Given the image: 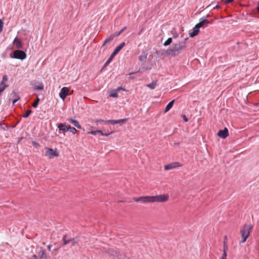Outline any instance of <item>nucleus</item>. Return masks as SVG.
<instances>
[{
	"instance_id": "1",
	"label": "nucleus",
	"mask_w": 259,
	"mask_h": 259,
	"mask_svg": "<svg viewBox=\"0 0 259 259\" xmlns=\"http://www.w3.org/2000/svg\"><path fill=\"white\" fill-rule=\"evenodd\" d=\"M168 194H160L155 196H146L139 197H135L133 199L135 202H141L143 203H162L168 201Z\"/></svg>"
},
{
	"instance_id": "2",
	"label": "nucleus",
	"mask_w": 259,
	"mask_h": 259,
	"mask_svg": "<svg viewBox=\"0 0 259 259\" xmlns=\"http://www.w3.org/2000/svg\"><path fill=\"white\" fill-rule=\"evenodd\" d=\"M186 48V45L185 42H178L174 45L172 48L168 49L166 51L167 55L172 56H178L183 50Z\"/></svg>"
},
{
	"instance_id": "3",
	"label": "nucleus",
	"mask_w": 259,
	"mask_h": 259,
	"mask_svg": "<svg viewBox=\"0 0 259 259\" xmlns=\"http://www.w3.org/2000/svg\"><path fill=\"white\" fill-rule=\"evenodd\" d=\"M252 227L250 225H245L241 228L240 233L241 235L242 240L240 242L243 243L246 241L249 236L250 233L252 230Z\"/></svg>"
},
{
	"instance_id": "4",
	"label": "nucleus",
	"mask_w": 259,
	"mask_h": 259,
	"mask_svg": "<svg viewBox=\"0 0 259 259\" xmlns=\"http://www.w3.org/2000/svg\"><path fill=\"white\" fill-rule=\"evenodd\" d=\"M125 46V43L124 42L121 43L119 45H118L112 52V53L110 56L109 58L108 59L107 61L105 62L104 64V67L107 66L112 60L113 58L116 55V54L123 48Z\"/></svg>"
},
{
	"instance_id": "5",
	"label": "nucleus",
	"mask_w": 259,
	"mask_h": 259,
	"mask_svg": "<svg viewBox=\"0 0 259 259\" xmlns=\"http://www.w3.org/2000/svg\"><path fill=\"white\" fill-rule=\"evenodd\" d=\"M13 58L15 59L24 60L26 58V53L21 50H16L13 53Z\"/></svg>"
},
{
	"instance_id": "6",
	"label": "nucleus",
	"mask_w": 259,
	"mask_h": 259,
	"mask_svg": "<svg viewBox=\"0 0 259 259\" xmlns=\"http://www.w3.org/2000/svg\"><path fill=\"white\" fill-rule=\"evenodd\" d=\"M46 155L52 159L54 157H57L59 156V153L57 152V149L54 150L51 148H46Z\"/></svg>"
},
{
	"instance_id": "7",
	"label": "nucleus",
	"mask_w": 259,
	"mask_h": 259,
	"mask_svg": "<svg viewBox=\"0 0 259 259\" xmlns=\"http://www.w3.org/2000/svg\"><path fill=\"white\" fill-rule=\"evenodd\" d=\"M181 165L179 162H172L168 164L164 165V169L166 170H168L172 169L175 168L180 167Z\"/></svg>"
},
{
	"instance_id": "8",
	"label": "nucleus",
	"mask_w": 259,
	"mask_h": 259,
	"mask_svg": "<svg viewBox=\"0 0 259 259\" xmlns=\"http://www.w3.org/2000/svg\"><path fill=\"white\" fill-rule=\"evenodd\" d=\"M69 89L67 87H63L59 93V97L62 100L65 99L68 95Z\"/></svg>"
},
{
	"instance_id": "9",
	"label": "nucleus",
	"mask_w": 259,
	"mask_h": 259,
	"mask_svg": "<svg viewBox=\"0 0 259 259\" xmlns=\"http://www.w3.org/2000/svg\"><path fill=\"white\" fill-rule=\"evenodd\" d=\"M228 135V130L227 128H225L223 130H220L218 133V136L222 139L226 138Z\"/></svg>"
},
{
	"instance_id": "10",
	"label": "nucleus",
	"mask_w": 259,
	"mask_h": 259,
	"mask_svg": "<svg viewBox=\"0 0 259 259\" xmlns=\"http://www.w3.org/2000/svg\"><path fill=\"white\" fill-rule=\"evenodd\" d=\"M127 120V118L125 119H121L118 120H107L106 121V123H111L112 124H115L117 123L123 124L125 123Z\"/></svg>"
},
{
	"instance_id": "11",
	"label": "nucleus",
	"mask_w": 259,
	"mask_h": 259,
	"mask_svg": "<svg viewBox=\"0 0 259 259\" xmlns=\"http://www.w3.org/2000/svg\"><path fill=\"white\" fill-rule=\"evenodd\" d=\"M209 23V22L205 19H201L200 22L197 23L196 26L198 27L199 29H200L201 27H203L206 26Z\"/></svg>"
},
{
	"instance_id": "12",
	"label": "nucleus",
	"mask_w": 259,
	"mask_h": 259,
	"mask_svg": "<svg viewBox=\"0 0 259 259\" xmlns=\"http://www.w3.org/2000/svg\"><path fill=\"white\" fill-rule=\"evenodd\" d=\"M13 44L15 46L16 48L18 49H20L22 48V42L19 38L16 37L13 40Z\"/></svg>"
},
{
	"instance_id": "13",
	"label": "nucleus",
	"mask_w": 259,
	"mask_h": 259,
	"mask_svg": "<svg viewBox=\"0 0 259 259\" xmlns=\"http://www.w3.org/2000/svg\"><path fill=\"white\" fill-rule=\"evenodd\" d=\"M66 236L64 235L63 238L64 245H66L67 244L69 243V242H72L73 245H74L76 243V241H75V240L74 238H70L68 240H66Z\"/></svg>"
},
{
	"instance_id": "14",
	"label": "nucleus",
	"mask_w": 259,
	"mask_h": 259,
	"mask_svg": "<svg viewBox=\"0 0 259 259\" xmlns=\"http://www.w3.org/2000/svg\"><path fill=\"white\" fill-rule=\"evenodd\" d=\"M67 120L70 123H72V124H73L75 127H76L78 129L81 128V126L80 125V124L79 123V122L77 120L73 119L72 118H68Z\"/></svg>"
},
{
	"instance_id": "15",
	"label": "nucleus",
	"mask_w": 259,
	"mask_h": 259,
	"mask_svg": "<svg viewBox=\"0 0 259 259\" xmlns=\"http://www.w3.org/2000/svg\"><path fill=\"white\" fill-rule=\"evenodd\" d=\"M58 128L60 131L63 132H67L68 131L69 126H67L65 123H60L58 125Z\"/></svg>"
},
{
	"instance_id": "16",
	"label": "nucleus",
	"mask_w": 259,
	"mask_h": 259,
	"mask_svg": "<svg viewBox=\"0 0 259 259\" xmlns=\"http://www.w3.org/2000/svg\"><path fill=\"white\" fill-rule=\"evenodd\" d=\"M199 32V29L196 25L193 28L192 31L189 32V35L190 37H193L197 35Z\"/></svg>"
},
{
	"instance_id": "17",
	"label": "nucleus",
	"mask_w": 259,
	"mask_h": 259,
	"mask_svg": "<svg viewBox=\"0 0 259 259\" xmlns=\"http://www.w3.org/2000/svg\"><path fill=\"white\" fill-rule=\"evenodd\" d=\"M115 37H116V36L114 33L109 36L104 40V42L103 44V47L106 46L108 43L112 41Z\"/></svg>"
},
{
	"instance_id": "18",
	"label": "nucleus",
	"mask_w": 259,
	"mask_h": 259,
	"mask_svg": "<svg viewBox=\"0 0 259 259\" xmlns=\"http://www.w3.org/2000/svg\"><path fill=\"white\" fill-rule=\"evenodd\" d=\"M38 254L40 259L42 258H46L47 257L45 253V250L42 247H40V251L38 252Z\"/></svg>"
},
{
	"instance_id": "19",
	"label": "nucleus",
	"mask_w": 259,
	"mask_h": 259,
	"mask_svg": "<svg viewBox=\"0 0 259 259\" xmlns=\"http://www.w3.org/2000/svg\"><path fill=\"white\" fill-rule=\"evenodd\" d=\"M175 102V100L171 101L166 106L165 109V112H167L172 107L174 103Z\"/></svg>"
},
{
	"instance_id": "20",
	"label": "nucleus",
	"mask_w": 259,
	"mask_h": 259,
	"mask_svg": "<svg viewBox=\"0 0 259 259\" xmlns=\"http://www.w3.org/2000/svg\"><path fill=\"white\" fill-rule=\"evenodd\" d=\"M157 85V81H153L151 83L147 84L146 86L150 89L153 90L155 88Z\"/></svg>"
},
{
	"instance_id": "21",
	"label": "nucleus",
	"mask_w": 259,
	"mask_h": 259,
	"mask_svg": "<svg viewBox=\"0 0 259 259\" xmlns=\"http://www.w3.org/2000/svg\"><path fill=\"white\" fill-rule=\"evenodd\" d=\"M12 95H15V96H16V98L14 99L12 102L13 104L14 105L16 102H17L19 100L20 98L18 95L17 94L16 92L14 91L12 92Z\"/></svg>"
},
{
	"instance_id": "22",
	"label": "nucleus",
	"mask_w": 259,
	"mask_h": 259,
	"mask_svg": "<svg viewBox=\"0 0 259 259\" xmlns=\"http://www.w3.org/2000/svg\"><path fill=\"white\" fill-rule=\"evenodd\" d=\"M117 90H113L111 92V93L110 94V97H114V98H117L118 97V94L117 93Z\"/></svg>"
},
{
	"instance_id": "23",
	"label": "nucleus",
	"mask_w": 259,
	"mask_h": 259,
	"mask_svg": "<svg viewBox=\"0 0 259 259\" xmlns=\"http://www.w3.org/2000/svg\"><path fill=\"white\" fill-rule=\"evenodd\" d=\"M172 42V38L171 37L168 38L166 41L163 43L164 46H167L169 45Z\"/></svg>"
},
{
	"instance_id": "24",
	"label": "nucleus",
	"mask_w": 259,
	"mask_h": 259,
	"mask_svg": "<svg viewBox=\"0 0 259 259\" xmlns=\"http://www.w3.org/2000/svg\"><path fill=\"white\" fill-rule=\"evenodd\" d=\"M68 131H70L71 133H72L73 134H75L77 133V130L74 127L69 126L68 128Z\"/></svg>"
},
{
	"instance_id": "25",
	"label": "nucleus",
	"mask_w": 259,
	"mask_h": 259,
	"mask_svg": "<svg viewBox=\"0 0 259 259\" xmlns=\"http://www.w3.org/2000/svg\"><path fill=\"white\" fill-rule=\"evenodd\" d=\"M8 76L6 75H4L2 78V80L0 83H3L4 85H7V84L5 83V82L8 81Z\"/></svg>"
},
{
	"instance_id": "26",
	"label": "nucleus",
	"mask_w": 259,
	"mask_h": 259,
	"mask_svg": "<svg viewBox=\"0 0 259 259\" xmlns=\"http://www.w3.org/2000/svg\"><path fill=\"white\" fill-rule=\"evenodd\" d=\"M139 60L142 61H144L147 58V54H144L138 57Z\"/></svg>"
},
{
	"instance_id": "27",
	"label": "nucleus",
	"mask_w": 259,
	"mask_h": 259,
	"mask_svg": "<svg viewBox=\"0 0 259 259\" xmlns=\"http://www.w3.org/2000/svg\"><path fill=\"white\" fill-rule=\"evenodd\" d=\"M35 89L37 90H41L44 89V85L42 83L39 84L38 85H35Z\"/></svg>"
},
{
	"instance_id": "28",
	"label": "nucleus",
	"mask_w": 259,
	"mask_h": 259,
	"mask_svg": "<svg viewBox=\"0 0 259 259\" xmlns=\"http://www.w3.org/2000/svg\"><path fill=\"white\" fill-rule=\"evenodd\" d=\"M39 101V99L38 98H37V99L34 101V102L32 104V106L34 108H36L38 104V102Z\"/></svg>"
},
{
	"instance_id": "29",
	"label": "nucleus",
	"mask_w": 259,
	"mask_h": 259,
	"mask_svg": "<svg viewBox=\"0 0 259 259\" xmlns=\"http://www.w3.org/2000/svg\"><path fill=\"white\" fill-rule=\"evenodd\" d=\"M126 29V27H123L118 32L115 33L114 34L116 35V36L120 35L121 33H122L125 29Z\"/></svg>"
},
{
	"instance_id": "30",
	"label": "nucleus",
	"mask_w": 259,
	"mask_h": 259,
	"mask_svg": "<svg viewBox=\"0 0 259 259\" xmlns=\"http://www.w3.org/2000/svg\"><path fill=\"white\" fill-rule=\"evenodd\" d=\"M31 110H28L27 111H26L25 114L23 115V117L24 118H27L28 117L29 115L31 114Z\"/></svg>"
},
{
	"instance_id": "31",
	"label": "nucleus",
	"mask_w": 259,
	"mask_h": 259,
	"mask_svg": "<svg viewBox=\"0 0 259 259\" xmlns=\"http://www.w3.org/2000/svg\"><path fill=\"white\" fill-rule=\"evenodd\" d=\"M106 120H103V119H95L94 120V122H95V123H103V122H105V123H106Z\"/></svg>"
},
{
	"instance_id": "32",
	"label": "nucleus",
	"mask_w": 259,
	"mask_h": 259,
	"mask_svg": "<svg viewBox=\"0 0 259 259\" xmlns=\"http://www.w3.org/2000/svg\"><path fill=\"white\" fill-rule=\"evenodd\" d=\"M227 251H228V246H227V245L225 244V242H224V249H223V252L227 253Z\"/></svg>"
},
{
	"instance_id": "33",
	"label": "nucleus",
	"mask_w": 259,
	"mask_h": 259,
	"mask_svg": "<svg viewBox=\"0 0 259 259\" xmlns=\"http://www.w3.org/2000/svg\"><path fill=\"white\" fill-rule=\"evenodd\" d=\"M3 25L4 23L3 21L2 20H0V33H1L2 31H3Z\"/></svg>"
},
{
	"instance_id": "34",
	"label": "nucleus",
	"mask_w": 259,
	"mask_h": 259,
	"mask_svg": "<svg viewBox=\"0 0 259 259\" xmlns=\"http://www.w3.org/2000/svg\"><path fill=\"white\" fill-rule=\"evenodd\" d=\"M221 1L224 2L226 4L231 3L234 1V0H221Z\"/></svg>"
},
{
	"instance_id": "35",
	"label": "nucleus",
	"mask_w": 259,
	"mask_h": 259,
	"mask_svg": "<svg viewBox=\"0 0 259 259\" xmlns=\"http://www.w3.org/2000/svg\"><path fill=\"white\" fill-rule=\"evenodd\" d=\"M227 253L223 252L221 259H227Z\"/></svg>"
},
{
	"instance_id": "36",
	"label": "nucleus",
	"mask_w": 259,
	"mask_h": 259,
	"mask_svg": "<svg viewBox=\"0 0 259 259\" xmlns=\"http://www.w3.org/2000/svg\"><path fill=\"white\" fill-rule=\"evenodd\" d=\"M178 36L179 34L176 32L173 33L172 34V36L174 38H177L178 37Z\"/></svg>"
},
{
	"instance_id": "37",
	"label": "nucleus",
	"mask_w": 259,
	"mask_h": 259,
	"mask_svg": "<svg viewBox=\"0 0 259 259\" xmlns=\"http://www.w3.org/2000/svg\"><path fill=\"white\" fill-rule=\"evenodd\" d=\"M182 117H183V119L184 120V121L185 122H187L188 121V118H187V117H186V115H182Z\"/></svg>"
},
{
	"instance_id": "38",
	"label": "nucleus",
	"mask_w": 259,
	"mask_h": 259,
	"mask_svg": "<svg viewBox=\"0 0 259 259\" xmlns=\"http://www.w3.org/2000/svg\"><path fill=\"white\" fill-rule=\"evenodd\" d=\"M97 133H98L97 131H91V132H89V133L91 134L92 135H96Z\"/></svg>"
},
{
	"instance_id": "39",
	"label": "nucleus",
	"mask_w": 259,
	"mask_h": 259,
	"mask_svg": "<svg viewBox=\"0 0 259 259\" xmlns=\"http://www.w3.org/2000/svg\"><path fill=\"white\" fill-rule=\"evenodd\" d=\"M30 259H38V258L36 255H33L30 257Z\"/></svg>"
},
{
	"instance_id": "40",
	"label": "nucleus",
	"mask_w": 259,
	"mask_h": 259,
	"mask_svg": "<svg viewBox=\"0 0 259 259\" xmlns=\"http://www.w3.org/2000/svg\"><path fill=\"white\" fill-rule=\"evenodd\" d=\"M112 133H113V132H111L110 133H109L103 134V136H108L112 134Z\"/></svg>"
},
{
	"instance_id": "41",
	"label": "nucleus",
	"mask_w": 259,
	"mask_h": 259,
	"mask_svg": "<svg viewBox=\"0 0 259 259\" xmlns=\"http://www.w3.org/2000/svg\"><path fill=\"white\" fill-rule=\"evenodd\" d=\"M32 145L35 146V147H37L38 146V144L34 141L32 142Z\"/></svg>"
},
{
	"instance_id": "42",
	"label": "nucleus",
	"mask_w": 259,
	"mask_h": 259,
	"mask_svg": "<svg viewBox=\"0 0 259 259\" xmlns=\"http://www.w3.org/2000/svg\"><path fill=\"white\" fill-rule=\"evenodd\" d=\"M97 132L98 133H99L101 135L103 136V133L102 132V131L101 130H97Z\"/></svg>"
},
{
	"instance_id": "43",
	"label": "nucleus",
	"mask_w": 259,
	"mask_h": 259,
	"mask_svg": "<svg viewBox=\"0 0 259 259\" xmlns=\"http://www.w3.org/2000/svg\"><path fill=\"white\" fill-rule=\"evenodd\" d=\"M51 248H52V245H49L48 246V250H49V251H51Z\"/></svg>"
},
{
	"instance_id": "44",
	"label": "nucleus",
	"mask_w": 259,
	"mask_h": 259,
	"mask_svg": "<svg viewBox=\"0 0 259 259\" xmlns=\"http://www.w3.org/2000/svg\"><path fill=\"white\" fill-rule=\"evenodd\" d=\"M220 6L219 5H217L215 6L214 7V9H220Z\"/></svg>"
},
{
	"instance_id": "45",
	"label": "nucleus",
	"mask_w": 259,
	"mask_h": 259,
	"mask_svg": "<svg viewBox=\"0 0 259 259\" xmlns=\"http://www.w3.org/2000/svg\"><path fill=\"white\" fill-rule=\"evenodd\" d=\"M120 90H122V88L121 87H118L116 90H117V91H119Z\"/></svg>"
},
{
	"instance_id": "46",
	"label": "nucleus",
	"mask_w": 259,
	"mask_h": 259,
	"mask_svg": "<svg viewBox=\"0 0 259 259\" xmlns=\"http://www.w3.org/2000/svg\"><path fill=\"white\" fill-rule=\"evenodd\" d=\"M11 97H12V98H13L14 99L16 98V96H15V95H12V93L11 94Z\"/></svg>"
}]
</instances>
